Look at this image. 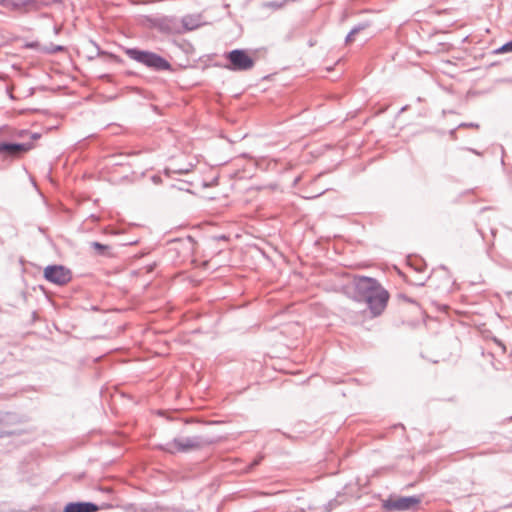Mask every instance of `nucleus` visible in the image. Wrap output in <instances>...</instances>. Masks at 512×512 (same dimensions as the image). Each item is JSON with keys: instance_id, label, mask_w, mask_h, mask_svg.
Instances as JSON below:
<instances>
[{"instance_id": "39448f33", "label": "nucleus", "mask_w": 512, "mask_h": 512, "mask_svg": "<svg viewBox=\"0 0 512 512\" xmlns=\"http://www.w3.org/2000/svg\"><path fill=\"white\" fill-rule=\"evenodd\" d=\"M421 503V497L417 495L412 496H389L386 500L382 502V508L386 512H404V511H414L416 510Z\"/></svg>"}, {"instance_id": "6e6552de", "label": "nucleus", "mask_w": 512, "mask_h": 512, "mask_svg": "<svg viewBox=\"0 0 512 512\" xmlns=\"http://www.w3.org/2000/svg\"><path fill=\"white\" fill-rule=\"evenodd\" d=\"M0 5L7 9L21 11L26 14L40 11L47 6V3L42 0H0Z\"/></svg>"}, {"instance_id": "20e7f679", "label": "nucleus", "mask_w": 512, "mask_h": 512, "mask_svg": "<svg viewBox=\"0 0 512 512\" xmlns=\"http://www.w3.org/2000/svg\"><path fill=\"white\" fill-rule=\"evenodd\" d=\"M227 63L224 67L230 71H249L255 65V60L245 49H233L224 54Z\"/></svg>"}, {"instance_id": "f257e3e1", "label": "nucleus", "mask_w": 512, "mask_h": 512, "mask_svg": "<svg viewBox=\"0 0 512 512\" xmlns=\"http://www.w3.org/2000/svg\"><path fill=\"white\" fill-rule=\"evenodd\" d=\"M351 298L367 305L373 317L380 316L388 303L389 292L375 278L355 276L352 282Z\"/></svg>"}, {"instance_id": "473e14b6", "label": "nucleus", "mask_w": 512, "mask_h": 512, "mask_svg": "<svg viewBox=\"0 0 512 512\" xmlns=\"http://www.w3.org/2000/svg\"><path fill=\"white\" fill-rule=\"evenodd\" d=\"M502 348L505 350V345H503L500 341H496Z\"/></svg>"}, {"instance_id": "0eeeda50", "label": "nucleus", "mask_w": 512, "mask_h": 512, "mask_svg": "<svg viewBox=\"0 0 512 512\" xmlns=\"http://www.w3.org/2000/svg\"><path fill=\"white\" fill-rule=\"evenodd\" d=\"M44 278L50 283L63 286L71 281L72 272L63 265H48L44 269Z\"/></svg>"}, {"instance_id": "aec40b11", "label": "nucleus", "mask_w": 512, "mask_h": 512, "mask_svg": "<svg viewBox=\"0 0 512 512\" xmlns=\"http://www.w3.org/2000/svg\"><path fill=\"white\" fill-rule=\"evenodd\" d=\"M338 504L339 503H338V501L336 499H333V500L329 501L327 503V510L328 511H332Z\"/></svg>"}, {"instance_id": "2eb2a0df", "label": "nucleus", "mask_w": 512, "mask_h": 512, "mask_svg": "<svg viewBox=\"0 0 512 512\" xmlns=\"http://www.w3.org/2000/svg\"><path fill=\"white\" fill-rule=\"evenodd\" d=\"M94 45L97 47L98 49V55H105V56H108L110 57L113 61L117 62V63H122V59L117 56V55H114L112 53H107V52H104V51H101L100 48L98 47V45L96 43H94Z\"/></svg>"}, {"instance_id": "7ed1b4c3", "label": "nucleus", "mask_w": 512, "mask_h": 512, "mask_svg": "<svg viewBox=\"0 0 512 512\" xmlns=\"http://www.w3.org/2000/svg\"><path fill=\"white\" fill-rule=\"evenodd\" d=\"M221 440V437H205L201 435H195L186 438H174L160 446V449L170 453H186L191 450H199L204 447L214 445Z\"/></svg>"}, {"instance_id": "72a5a7b5", "label": "nucleus", "mask_w": 512, "mask_h": 512, "mask_svg": "<svg viewBox=\"0 0 512 512\" xmlns=\"http://www.w3.org/2000/svg\"><path fill=\"white\" fill-rule=\"evenodd\" d=\"M491 234H492L493 236H495V235H496V229H491Z\"/></svg>"}, {"instance_id": "1a4fd4ad", "label": "nucleus", "mask_w": 512, "mask_h": 512, "mask_svg": "<svg viewBox=\"0 0 512 512\" xmlns=\"http://www.w3.org/2000/svg\"><path fill=\"white\" fill-rule=\"evenodd\" d=\"M34 145L32 142L17 143V142H0V155L3 158H18L22 154L33 149Z\"/></svg>"}, {"instance_id": "393cba45", "label": "nucleus", "mask_w": 512, "mask_h": 512, "mask_svg": "<svg viewBox=\"0 0 512 512\" xmlns=\"http://www.w3.org/2000/svg\"><path fill=\"white\" fill-rule=\"evenodd\" d=\"M41 137V135L39 133H31V139L32 140H37Z\"/></svg>"}, {"instance_id": "e433bc0d", "label": "nucleus", "mask_w": 512, "mask_h": 512, "mask_svg": "<svg viewBox=\"0 0 512 512\" xmlns=\"http://www.w3.org/2000/svg\"><path fill=\"white\" fill-rule=\"evenodd\" d=\"M511 419H512V416H511Z\"/></svg>"}, {"instance_id": "2f4dec72", "label": "nucleus", "mask_w": 512, "mask_h": 512, "mask_svg": "<svg viewBox=\"0 0 512 512\" xmlns=\"http://www.w3.org/2000/svg\"><path fill=\"white\" fill-rule=\"evenodd\" d=\"M508 43H509L508 48H510V49H511V51H512V39H511L510 41H508Z\"/></svg>"}, {"instance_id": "412c9836", "label": "nucleus", "mask_w": 512, "mask_h": 512, "mask_svg": "<svg viewBox=\"0 0 512 512\" xmlns=\"http://www.w3.org/2000/svg\"><path fill=\"white\" fill-rule=\"evenodd\" d=\"M100 78L102 80L107 81V82H112V80H113V76L110 75V74H103V75L100 76Z\"/></svg>"}, {"instance_id": "f8f14e48", "label": "nucleus", "mask_w": 512, "mask_h": 512, "mask_svg": "<svg viewBox=\"0 0 512 512\" xmlns=\"http://www.w3.org/2000/svg\"><path fill=\"white\" fill-rule=\"evenodd\" d=\"M90 247L95 250V254L97 256L113 258L115 257V253L113 252V248L109 245L102 244L97 241H93L90 243Z\"/></svg>"}, {"instance_id": "a878e982", "label": "nucleus", "mask_w": 512, "mask_h": 512, "mask_svg": "<svg viewBox=\"0 0 512 512\" xmlns=\"http://www.w3.org/2000/svg\"><path fill=\"white\" fill-rule=\"evenodd\" d=\"M413 268L417 272H422L423 271V266L422 265H415V266H413Z\"/></svg>"}, {"instance_id": "cd10ccee", "label": "nucleus", "mask_w": 512, "mask_h": 512, "mask_svg": "<svg viewBox=\"0 0 512 512\" xmlns=\"http://www.w3.org/2000/svg\"><path fill=\"white\" fill-rule=\"evenodd\" d=\"M219 240H227V236L225 235H220L217 237Z\"/></svg>"}, {"instance_id": "423d86ee", "label": "nucleus", "mask_w": 512, "mask_h": 512, "mask_svg": "<svg viewBox=\"0 0 512 512\" xmlns=\"http://www.w3.org/2000/svg\"><path fill=\"white\" fill-rule=\"evenodd\" d=\"M146 22L148 27L162 34H180L179 18L176 16H147Z\"/></svg>"}, {"instance_id": "ddd939ff", "label": "nucleus", "mask_w": 512, "mask_h": 512, "mask_svg": "<svg viewBox=\"0 0 512 512\" xmlns=\"http://www.w3.org/2000/svg\"><path fill=\"white\" fill-rule=\"evenodd\" d=\"M67 49L63 45H56L53 43H49L48 45H43L42 48H40V52L48 55H53L59 52H65Z\"/></svg>"}, {"instance_id": "c85d7f7f", "label": "nucleus", "mask_w": 512, "mask_h": 512, "mask_svg": "<svg viewBox=\"0 0 512 512\" xmlns=\"http://www.w3.org/2000/svg\"><path fill=\"white\" fill-rule=\"evenodd\" d=\"M35 92V89L34 88H30L29 89V96L33 95Z\"/></svg>"}, {"instance_id": "9b49d317", "label": "nucleus", "mask_w": 512, "mask_h": 512, "mask_svg": "<svg viewBox=\"0 0 512 512\" xmlns=\"http://www.w3.org/2000/svg\"><path fill=\"white\" fill-rule=\"evenodd\" d=\"M180 34L192 31L202 25V17L200 14H189L179 19Z\"/></svg>"}, {"instance_id": "dca6fc26", "label": "nucleus", "mask_w": 512, "mask_h": 512, "mask_svg": "<svg viewBox=\"0 0 512 512\" xmlns=\"http://www.w3.org/2000/svg\"><path fill=\"white\" fill-rule=\"evenodd\" d=\"M263 460L262 455H258L256 458H254L249 465L247 466V471H252L256 466H258Z\"/></svg>"}, {"instance_id": "9d476101", "label": "nucleus", "mask_w": 512, "mask_h": 512, "mask_svg": "<svg viewBox=\"0 0 512 512\" xmlns=\"http://www.w3.org/2000/svg\"><path fill=\"white\" fill-rule=\"evenodd\" d=\"M112 505L108 503H103L102 505H97L93 502L88 501H75L68 502L63 507V512H97L101 509L111 508Z\"/></svg>"}, {"instance_id": "f704fd0d", "label": "nucleus", "mask_w": 512, "mask_h": 512, "mask_svg": "<svg viewBox=\"0 0 512 512\" xmlns=\"http://www.w3.org/2000/svg\"><path fill=\"white\" fill-rule=\"evenodd\" d=\"M188 172H189L188 169H186L185 171H180V173H188Z\"/></svg>"}, {"instance_id": "c9c22d12", "label": "nucleus", "mask_w": 512, "mask_h": 512, "mask_svg": "<svg viewBox=\"0 0 512 512\" xmlns=\"http://www.w3.org/2000/svg\"><path fill=\"white\" fill-rule=\"evenodd\" d=\"M24 133H26V131H21L20 136H23Z\"/></svg>"}, {"instance_id": "f03ea898", "label": "nucleus", "mask_w": 512, "mask_h": 512, "mask_svg": "<svg viewBox=\"0 0 512 512\" xmlns=\"http://www.w3.org/2000/svg\"><path fill=\"white\" fill-rule=\"evenodd\" d=\"M124 52L131 60L151 71H173L171 63L156 52L143 50L137 47L125 48Z\"/></svg>"}, {"instance_id": "a211bd4d", "label": "nucleus", "mask_w": 512, "mask_h": 512, "mask_svg": "<svg viewBox=\"0 0 512 512\" xmlns=\"http://www.w3.org/2000/svg\"><path fill=\"white\" fill-rule=\"evenodd\" d=\"M509 46V43L506 42L504 43L502 46H500L499 48H497L496 50H494V53L495 54H501V53H508V52H512L510 48H508Z\"/></svg>"}, {"instance_id": "7c9ffc66", "label": "nucleus", "mask_w": 512, "mask_h": 512, "mask_svg": "<svg viewBox=\"0 0 512 512\" xmlns=\"http://www.w3.org/2000/svg\"><path fill=\"white\" fill-rule=\"evenodd\" d=\"M152 179H153L154 182H157L159 180V177L158 176H153Z\"/></svg>"}, {"instance_id": "f3484780", "label": "nucleus", "mask_w": 512, "mask_h": 512, "mask_svg": "<svg viewBox=\"0 0 512 512\" xmlns=\"http://www.w3.org/2000/svg\"><path fill=\"white\" fill-rule=\"evenodd\" d=\"M43 45H41L38 41H31L24 44V48L26 49H34L40 51V48H42Z\"/></svg>"}, {"instance_id": "c756f323", "label": "nucleus", "mask_w": 512, "mask_h": 512, "mask_svg": "<svg viewBox=\"0 0 512 512\" xmlns=\"http://www.w3.org/2000/svg\"><path fill=\"white\" fill-rule=\"evenodd\" d=\"M126 75L132 76V75H135V73L133 71H127Z\"/></svg>"}, {"instance_id": "4be33fe9", "label": "nucleus", "mask_w": 512, "mask_h": 512, "mask_svg": "<svg viewBox=\"0 0 512 512\" xmlns=\"http://www.w3.org/2000/svg\"><path fill=\"white\" fill-rule=\"evenodd\" d=\"M6 434V431L4 430V423L2 419L0 418V437H3Z\"/></svg>"}, {"instance_id": "bb28decb", "label": "nucleus", "mask_w": 512, "mask_h": 512, "mask_svg": "<svg viewBox=\"0 0 512 512\" xmlns=\"http://www.w3.org/2000/svg\"><path fill=\"white\" fill-rule=\"evenodd\" d=\"M466 150L470 151V152H473L477 155H480V153L478 151H476L475 149H472V148H466Z\"/></svg>"}, {"instance_id": "4468645a", "label": "nucleus", "mask_w": 512, "mask_h": 512, "mask_svg": "<svg viewBox=\"0 0 512 512\" xmlns=\"http://www.w3.org/2000/svg\"><path fill=\"white\" fill-rule=\"evenodd\" d=\"M370 26L369 22L365 21V22H361L359 23L358 25L354 26L350 32L348 33V35L346 36L345 38V43H350L352 42L353 40V37L358 34L359 32L365 30L366 28H368Z\"/></svg>"}, {"instance_id": "b1692460", "label": "nucleus", "mask_w": 512, "mask_h": 512, "mask_svg": "<svg viewBox=\"0 0 512 512\" xmlns=\"http://www.w3.org/2000/svg\"><path fill=\"white\" fill-rule=\"evenodd\" d=\"M400 297H402L405 301H407L409 303H415V300H413L412 298H410L404 294H401Z\"/></svg>"}, {"instance_id": "5701e85b", "label": "nucleus", "mask_w": 512, "mask_h": 512, "mask_svg": "<svg viewBox=\"0 0 512 512\" xmlns=\"http://www.w3.org/2000/svg\"><path fill=\"white\" fill-rule=\"evenodd\" d=\"M53 30H54V34L58 35L62 31V26L61 25H55Z\"/></svg>"}, {"instance_id": "6ab92c4d", "label": "nucleus", "mask_w": 512, "mask_h": 512, "mask_svg": "<svg viewBox=\"0 0 512 512\" xmlns=\"http://www.w3.org/2000/svg\"><path fill=\"white\" fill-rule=\"evenodd\" d=\"M459 128H462V127H467V128H475V129H478L479 128V124L478 123H474V122H469V123H461L459 124L458 126Z\"/></svg>"}]
</instances>
